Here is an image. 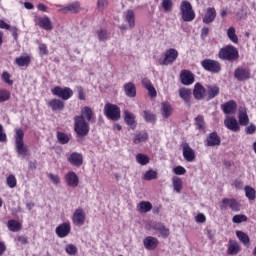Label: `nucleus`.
<instances>
[{
    "label": "nucleus",
    "mask_w": 256,
    "mask_h": 256,
    "mask_svg": "<svg viewBox=\"0 0 256 256\" xmlns=\"http://www.w3.org/2000/svg\"><path fill=\"white\" fill-rule=\"evenodd\" d=\"M95 123L93 110L89 106H85L81 110V115L74 117V131L77 137H85L89 135V123Z\"/></svg>",
    "instance_id": "obj_1"
},
{
    "label": "nucleus",
    "mask_w": 256,
    "mask_h": 256,
    "mask_svg": "<svg viewBox=\"0 0 256 256\" xmlns=\"http://www.w3.org/2000/svg\"><path fill=\"white\" fill-rule=\"evenodd\" d=\"M25 137V132L21 128L15 129V150L18 155V157H21L22 159H25L27 155H29V147L25 145V141L23 140Z\"/></svg>",
    "instance_id": "obj_2"
},
{
    "label": "nucleus",
    "mask_w": 256,
    "mask_h": 256,
    "mask_svg": "<svg viewBox=\"0 0 256 256\" xmlns=\"http://www.w3.org/2000/svg\"><path fill=\"white\" fill-rule=\"evenodd\" d=\"M218 57L223 61L233 63V61H237V59H239V50H237L233 45H227L220 49Z\"/></svg>",
    "instance_id": "obj_3"
},
{
    "label": "nucleus",
    "mask_w": 256,
    "mask_h": 256,
    "mask_svg": "<svg viewBox=\"0 0 256 256\" xmlns=\"http://www.w3.org/2000/svg\"><path fill=\"white\" fill-rule=\"evenodd\" d=\"M180 11L182 15L183 21L186 23H191L195 19V11L193 10V6L187 0H184L180 4Z\"/></svg>",
    "instance_id": "obj_4"
},
{
    "label": "nucleus",
    "mask_w": 256,
    "mask_h": 256,
    "mask_svg": "<svg viewBox=\"0 0 256 256\" xmlns=\"http://www.w3.org/2000/svg\"><path fill=\"white\" fill-rule=\"evenodd\" d=\"M104 114L112 121H119L121 119V109L115 104L107 103L104 106Z\"/></svg>",
    "instance_id": "obj_5"
},
{
    "label": "nucleus",
    "mask_w": 256,
    "mask_h": 256,
    "mask_svg": "<svg viewBox=\"0 0 256 256\" xmlns=\"http://www.w3.org/2000/svg\"><path fill=\"white\" fill-rule=\"evenodd\" d=\"M177 57H179V52L174 48H170L165 52L164 59L158 60V65H173L177 61Z\"/></svg>",
    "instance_id": "obj_6"
},
{
    "label": "nucleus",
    "mask_w": 256,
    "mask_h": 256,
    "mask_svg": "<svg viewBox=\"0 0 256 256\" xmlns=\"http://www.w3.org/2000/svg\"><path fill=\"white\" fill-rule=\"evenodd\" d=\"M201 66L209 73H221V63L219 61L206 58L201 61Z\"/></svg>",
    "instance_id": "obj_7"
},
{
    "label": "nucleus",
    "mask_w": 256,
    "mask_h": 256,
    "mask_svg": "<svg viewBox=\"0 0 256 256\" xmlns=\"http://www.w3.org/2000/svg\"><path fill=\"white\" fill-rule=\"evenodd\" d=\"M52 93L56 96L62 99L63 101H68V99H71L73 97V91L69 87H60L56 86L54 89H52Z\"/></svg>",
    "instance_id": "obj_8"
},
{
    "label": "nucleus",
    "mask_w": 256,
    "mask_h": 256,
    "mask_svg": "<svg viewBox=\"0 0 256 256\" xmlns=\"http://www.w3.org/2000/svg\"><path fill=\"white\" fill-rule=\"evenodd\" d=\"M234 77L237 81H249L251 79V70L239 66L234 71Z\"/></svg>",
    "instance_id": "obj_9"
},
{
    "label": "nucleus",
    "mask_w": 256,
    "mask_h": 256,
    "mask_svg": "<svg viewBox=\"0 0 256 256\" xmlns=\"http://www.w3.org/2000/svg\"><path fill=\"white\" fill-rule=\"evenodd\" d=\"M55 233L60 239H65L69 233H71V224L69 222H64L56 227Z\"/></svg>",
    "instance_id": "obj_10"
},
{
    "label": "nucleus",
    "mask_w": 256,
    "mask_h": 256,
    "mask_svg": "<svg viewBox=\"0 0 256 256\" xmlns=\"http://www.w3.org/2000/svg\"><path fill=\"white\" fill-rule=\"evenodd\" d=\"M182 150L185 161L193 163V161H195V150H193V148H191L187 143L182 145Z\"/></svg>",
    "instance_id": "obj_11"
},
{
    "label": "nucleus",
    "mask_w": 256,
    "mask_h": 256,
    "mask_svg": "<svg viewBox=\"0 0 256 256\" xmlns=\"http://www.w3.org/2000/svg\"><path fill=\"white\" fill-rule=\"evenodd\" d=\"M224 125L229 129L230 131H233L234 133H237L241 131V126H239V122H237V118L235 117H228L224 120Z\"/></svg>",
    "instance_id": "obj_12"
},
{
    "label": "nucleus",
    "mask_w": 256,
    "mask_h": 256,
    "mask_svg": "<svg viewBox=\"0 0 256 256\" xmlns=\"http://www.w3.org/2000/svg\"><path fill=\"white\" fill-rule=\"evenodd\" d=\"M72 221L74 225H77L78 227L85 225V211H83L81 208L76 209L73 214Z\"/></svg>",
    "instance_id": "obj_13"
},
{
    "label": "nucleus",
    "mask_w": 256,
    "mask_h": 256,
    "mask_svg": "<svg viewBox=\"0 0 256 256\" xmlns=\"http://www.w3.org/2000/svg\"><path fill=\"white\" fill-rule=\"evenodd\" d=\"M182 85H193L195 76L189 70H183L180 75Z\"/></svg>",
    "instance_id": "obj_14"
},
{
    "label": "nucleus",
    "mask_w": 256,
    "mask_h": 256,
    "mask_svg": "<svg viewBox=\"0 0 256 256\" xmlns=\"http://www.w3.org/2000/svg\"><path fill=\"white\" fill-rule=\"evenodd\" d=\"M221 145V137L217 132H211L206 139V147H217Z\"/></svg>",
    "instance_id": "obj_15"
},
{
    "label": "nucleus",
    "mask_w": 256,
    "mask_h": 256,
    "mask_svg": "<svg viewBox=\"0 0 256 256\" xmlns=\"http://www.w3.org/2000/svg\"><path fill=\"white\" fill-rule=\"evenodd\" d=\"M68 161L74 167H81V165H83V154L78 152H73L68 157Z\"/></svg>",
    "instance_id": "obj_16"
},
{
    "label": "nucleus",
    "mask_w": 256,
    "mask_h": 256,
    "mask_svg": "<svg viewBox=\"0 0 256 256\" xmlns=\"http://www.w3.org/2000/svg\"><path fill=\"white\" fill-rule=\"evenodd\" d=\"M143 244L145 249H147L148 251H153L154 249H157V245H159V240H157V238L153 236H147L143 240Z\"/></svg>",
    "instance_id": "obj_17"
},
{
    "label": "nucleus",
    "mask_w": 256,
    "mask_h": 256,
    "mask_svg": "<svg viewBox=\"0 0 256 256\" xmlns=\"http://www.w3.org/2000/svg\"><path fill=\"white\" fill-rule=\"evenodd\" d=\"M123 19L128 23L129 29H133L135 27V12L131 9H128L123 13Z\"/></svg>",
    "instance_id": "obj_18"
},
{
    "label": "nucleus",
    "mask_w": 256,
    "mask_h": 256,
    "mask_svg": "<svg viewBox=\"0 0 256 256\" xmlns=\"http://www.w3.org/2000/svg\"><path fill=\"white\" fill-rule=\"evenodd\" d=\"M215 17H217V10H215V8H207L202 21L206 25H209V23H213L215 21Z\"/></svg>",
    "instance_id": "obj_19"
},
{
    "label": "nucleus",
    "mask_w": 256,
    "mask_h": 256,
    "mask_svg": "<svg viewBox=\"0 0 256 256\" xmlns=\"http://www.w3.org/2000/svg\"><path fill=\"white\" fill-rule=\"evenodd\" d=\"M221 109L225 115H231V113H235V109H237V102L230 100L222 104Z\"/></svg>",
    "instance_id": "obj_20"
},
{
    "label": "nucleus",
    "mask_w": 256,
    "mask_h": 256,
    "mask_svg": "<svg viewBox=\"0 0 256 256\" xmlns=\"http://www.w3.org/2000/svg\"><path fill=\"white\" fill-rule=\"evenodd\" d=\"M61 13H79L81 11V4L78 1L73 2L59 10Z\"/></svg>",
    "instance_id": "obj_21"
},
{
    "label": "nucleus",
    "mask_w": 256,
    "mask_h": 256,
    "mask_svg": "<svg viewBox=\"0 0 256 256\" xmlns=\"http://www.w3.org/2000/svg\"><path fill=\"white\" fill-rule=\"evenodd\" d=\"M178 93L180 99L184 100V103H186V105H191V95L193 94V92H191V89L180 88Z\"/></svg>",
    "instance_id": "obj_22"
},
{
    "label": "nucleus",
    "mask_w": 256,
    "mask_h": 256,
    "mask_svg": "<svg viewBox=\"0 0 256 256\" xmlns=\"http://www.w3.org/2000/svg\"><path fill=\"white\" fill-rule=\"evenodd\" d=\"M65 179L69 187L75 188L77 187V185H79V176H77L75 172H69L68 174H66Z\"/></svg>",
    "instance_id": "obj_23"
},
{
    "label": "nucleus",
    "mask_w": 256,
    "mask_h": 256,
    "mask_svg": "<svg viewBox=\"0 0 256 256\" xmlns=\"http://www.w3.org/2000/svg\"><path fill=\"white\" fill-rule=\"evenodd\" d=\"M239 251H241V246L239 245V242H237L236 240H229L227 255H237Z\"/></svg>",
    "instance_id": "obj_24"
},
{
    "label": "nucleus",
    "mask_w": 256,
    "mask_h": 256,
    "mask_svg": "<svg viewBox=\"0 0 256 256\" xmlns=\"http://www.w3.org/2000/svg\"><path fill=\"white\" fill-rule=\"evenodd\" d=\"M205 93H207L205 87H203L201 83H196L193 90V95L195 99H197L198 101L203 99V97H205Z\"/></svg>",
    "instance_id": "obj_25"
},
{
    "label": "nucleus",
    "mask_w": 256,
    "mask_h": 256,
    "mask_svg": "<svg viewBox=\"0 0 256 256\" xmlns=\"http://www.w3.org/2000/svg\"><path fill=\"white\" fill-rule=\"evenodd\" d=\"M207 90V101H211V99H215V97H217V95H219L220 89L219 86L217 85H208L206 86Z\"/></svg>",
    "instance_id": "obj_26"
},
{
    "label": "nucleus",
    "mask_w": 256,
    "mask_h": 256,
    "mask_svg": "<svg viewBox=\"0 0 256 256\" xmlns=\"http://www.w3.org/2000/svg\"><path fill=\"white\" fill-rule=\"evenodd\" d=\"M52 111H63L65 109V103L61 99H52L48 102Z\"/></svg>",
    "instance_id": "obj_27"
},
{
    "label": "nucleus",
    "mask_w": 256,
    "mask_h": 256,
    "mask_svg": "<svg viewBox=\"0 0 256 256\" xmlns=\"http://www.w3.org/2000/svg\"><path fill=\"white\" fill-rule=\"evenodd\" d=\"M238 124L242 127H247L249 125V115H247V110L241 109L238 114Z\"/></svg>",
    "instance_id": "obj_28"
},
{
    "label": "nucleus",
    "mask_w": 256,
    "mask_h": 256,
    "mask_svg": "<svg viewBox=\"0 0 256 256\" xmlns=\"http://www.w3.org/2000/svg\"><path fill=\"white\" fill-rule=\"evenodd\" d=\"M161 114L164 119H169V117H171L173 114V107L169 102L162 103Z\"/></svg>",
    "instance_id": "obj_29"
},
{
    "label": "nucleus",
    "mask_w": 256,
    "mask_h": 256,
    "mask_svg": "<svg viewBox=\"0 0 256 256\" xmlns=\"http://www.w3.org/2000/svg\"><path fill=\"white\" fill-rule=\"evenodd\" d=\"M124 92L127 97L137 96V89L135 88V84H133V82H128L124 85Z\"/></svg>",
    "instance_id": "obj_30"
},
{
    "label": "nucleus",
    "mask_w": 256,
    "mask_h": 256,
    "mask_svg": "<svg viewBox=\"0 0 256 256\" xmlns=\"http://www.w3.org/2000/svg\"><path fill=\"white\" fill-rule=\"evenodd\" d=\"M149 139V134L146 131H141L137 134H135L133 143L135 145H139V143H146Z\"/></svg>",
    "instance_id": "obj_31"
},
{
    "label": "nucleus",
    "mask_w": 256,
    "mask_h": 256,
    "mask_svg": "<svg viewBox=\"0 0 256 256\" xmlns=\"http://www.w3.org/2000/svg\"><path fill=\"white\" fill-rule=\"evenodd\" d=\"M151 209H153V204H151V202L148 201H141L137 205V211H139V213H149Z\"/></svg>",
    "instance_id": "obj_32"
},
{
    "label": "nucleus",
    "mask_w": 256,
    "mask_h": 256,
    "mask_svg": "<svg viewBox=\"0 0 256 256\" xmlns=\"http://www.w3.org/2000/svg\"><path fill=\"white\" fill-rule=\"evenodd\" d=\"M124 121L129 127H132V129H135V114L129 112V111H124Z\"/></svg>",
    "instance_id": "obj_33"
},
{
    "label": "nucleus",
    "mask_w": 256,
    "mask_h": 256,
    "mask_svg": "<svg viewBox=\"0 0 256 256\" xmlns=\"http://www.w3.org/2000/svg\"><path fill=\"white\" fill-rule=\"evenodd\" d=\"M38 25L42 29H45V31H51L53 29V25L51 24V19H49V17L40 18Z\"/></svg>",
    "instance_id": "obj_34"
},
{
    "label": "nucleus",
    "mask_w": 256,
    "mask_h": 256,
    "mask_svg": "<svg viewBox=\"0 0 256 256\" xmlns=\"http://www.w3.org/2000/svg\"><path fill=\"white\" fill-rule=\"evenodd\" d=\"M159 9H163L164 13H171L173 11V0H162Z\"/></svg>",
    "instance_id": "obj_35"
},
{
    "label": "nucleus",
    "mask_w": 256,
    "mask_h": 256,
    "mask_svg": "<svg viewBox=\"0 0 256 256\" xmlns=\"http://www.w3.org/2000/svg\"><path fill=\"white\" fill-rule=\"evenodd\" d=\"M172 185L176 193H181V189H183V181L181 180V178L174 176L172 178Z\"/></svg>",
    "instance_id": "obj_36"
},
{
    "label": "nucleus",
    "mask_w": 256,
    "mask_h": 256,
    "mask_svg": "<svg viewBox=\"0 0 256 256\" xmlns=\"http://www.w3.org/2000/svg\"><path fill=\"white\" fill-rule=\"evenodd\" d=\"M15 63H16V65H18V67H27V65H29V63H31V57L20 56V57L16 58Z\"/></svg>",
    "instance_id": "obj_37"
},
{
    "label": "nucleus",
    "mask_w": 256,
    "mask_h": 256,
    "mask_svg": "<svg viewBox=\"0 0 256 256\" xmlns=\"http://www.w3.org/2000/svg\"><path fill=\"white\" fill-rule=\"evenodd\" d=\"M153 229H155V231H159L162 237H169V230L167 229V227H165V225L161 223H156L154 224Z\"/></svg>",
    "instance_id": "obj_38"
},
{
    "label": "nucleus",
    "mask_w": 256,
    "mask_h": 256,
    "mask_svg": "<svg viewBox=\"0 0 256 256\" xmlns=\"http://www.w3.org/2000/svg\"><path fill=\"white\" fill-rule=\"evenodd\" d=\"M245 191V195L247 197V199H249V201H255L256 198V191L254 190L253 187L251 186H246L244 188Z\"/></svg>",
    "instance_id": "obj_39"
},
{
    "label": "nucleus",
    "mask_w": 256,
    "mask_h": 256,
    "mask_svg": "<svg viewBox=\"0 0 256 256\" xmlns=\"http://www.w3.org/2000/svg\"><path fill=\"white\" fill-rule=\"evenodd\" d=\"M227 37L230 39L232 43H239V38L237 37V34L235 33V27H230L227 30Z\"/></svg>",
    "instance_id": "obj_40"
},
{
    "label": "nucleus",
    "mask_w": 256,
    "mask_h": 256,
    "mask_svg": "<svg viewBox=\"0 0 256 256\" xmlns=\"http://www.w3.org/2000/svg\"><path fill=\"white\" fill-rule=\"evenodd\" d=\"M8 229L13 233H17V231H21V224L15 220L8 221Z\"/></svg>",
    "instance_id": "obj_41"
},
{
    "label": "nucleus",
    "mask_w": 256,
    "mask_h": 256,
    "mask_svg": "<svg viewBox=\"0 0 256 256\" xmlns=\"http://www.w3.org/2000/svg\"><path fill=\"white\" fill-rule=\"evenodd\" d=\"M195 125H196V129H199V131H204L205 130V118L201 115H198L195 118Z\"/></svg>",
    "instance_id": "obj_42"
},
{
    "label": "nucleus",
    "mask_w": 256,
    "mask_h": 256,
    "mask_svg": "<svg viewBox=\"0 0 256 256\" xmlns=\"http://www.w3.org/2000/svg\"><path fill=\"white\" fill-rule=\"evenodd\" d=\"M236 237H238L239 241H241V243H243L244 245H248L250 241L249 236L243 231H237Z\"/></svg>",
    "instance_id": "obj_43"
},
{
    "label": "nucleus",
    "mask_w": 256,
    "mask_h": 256,
    "mask_svg": "<svg viewBox=\"0 0 256 256\" xmlns=\"http://www.w3.org/2000/svg\"><path fill=\"white\" fill-rule=\"evenodd\" d=\"M11 99V92L6 89H0V103H5V101H9Z\"/></svg>",
    "instance_id": "obj_44"
},
{
    "label": "nucleus",
    "mask_w": 256,
    "mask_h": 256,
    "mask_svg": "<svg viewBox=\"0 0 256 256\" xmlns=\"http://www.w3.org/2000/svg\"><path fill=\"white\" fill-rule=\"evenodd\" d=\"M97 37L99 39V41H107L109 40V32H107V30L101 28L97 31Z\"/></svg>",
    "instance_id": "obj_45"
},
{
    "label": "nucleus",
    "mask_w": 256,
    "mask_h": 256,
    "mask_svg": "<svg viewBox=\"0 0 256 256\" xmlns=\"http://www.w3.org/2000/svg\"><path fill=\"white\" fill-rule=\"evenodd\" d=\"M143 117L147 123H155V121H157V117H155V114L147 110L143 112Z\"/></svg>",
    "instance_id": "obj_46"
},
{
    "label": "nucleus",
    "mask_w": 256,
    "mask_h": 256,
    "mask_svg": "<svg viewBox=\"0 0 256 256\" xmlns=\"http://www.w3.org/2000/svg\"><path fill=\"white\" fill-rule=\"evenodd\" d=\"M136 161L139 163V165H148L149 157L145 154H137Z\"/></svg>",
    "instance_id": "obj_47"
},
{
    "label": "nucleus",
    "mask_w": 256,
    "mask_h": 256,
    "mask_svg": "<svg viewBox=\"0 0 256 256\" xmlns=\"http://www.w3.org/2000/svg\"><path fill=\"white\" fill-rule=\"evenodd\" d=\"M57 139L61 145H67V143H69V136L63 132L57 133Z\"/></svg>",
    "instance_id": "obj_48"
},
{
    "label": "nucleus",
    "mask_w": 256,
    "mask_h": 256,
    "mask_svg": "<svg viewBox=\"0 0 256 256\" xmlns=\"http://www.w3.org/2000/svg\"><path fill=\"white\" fill-rule=\"evenodd\" d=\"M145 181H153V179H157V171L155 170H148L144 174Z\"/></svg>",
    "instance_id": "obj_49"
},
{
    "label": "nucleus",
    "mask_w": 256,
    "mask_h": 256,
    "mask_svg": "<svg viewBox=\"0 0 256 256\" xmlns=\"http://www.w3.org/2000/svg\"><path fill=\"white\" fill-rule=\"evenodd\" d=\"M7 185L10 189H15L17 187V178L13 174L7 177Z\"/></svg>",
    "instance_id": "obj_50"
},
{
    "label": "nucleus",
    "mask_w": 256,
    "mask_h": 256,
    "mask_svg": "<svg viewBox=\"0 0 256 256\" xmlns=\"http://www.w3.org/2000/svg\"><path fill=\"white\" fill-rule=\"evenodd\" d=\"M65 251L68 255L75 256L77 255V246L73 244H68L65 247Z\"/></svg>",
    "instance_id": "obj_51"
},
{
    "label": "nucleus",
    "mask_w": 256,
    "mask_h": 256,
    "mask_svg": "<svg viewBox=\"0 0 256 256\" xmlns=\"http://www.w3.org/2000/svg\"><path fill=\"white\" fill-rule=\"evenodd\" d=\"M233 223H245L247 216L245 214L234 215L232 218Z\"/></svg>",
    "instance_id": "obj_52"
},
{
    "label": "nucleus",
    "mask_w": 256,
    "mask_h": 256,
    "mask_svg": "<svg viewBox=\"0 0 256 256\" xmlns=\"http://www.w3.org/2000/svg\"><path fill=\"white\" fill-rule=\"evenodd\" d=\"M230 209H232V211H241V204L234 198H231Z\"/></svg>",
    "instance_id": "obj_53"
},
{
    "label": "nucleus",
    "mask_w": 256,
    "mask_h": 256,
    "mask_svg": "<svg viewBox=\"0 0 256 256\" xmlns=\"http://www.w3.org/2000/svg\"><path fill=\"white\" fill-rule=\"evenodd\" d=\"M229 207H231V199L223 198L222 199V204L220 205V209L222 211H226V209H228Z\"/></svg>",
    "instance_id": "obj_54"
},
{
    "label": "nucleus",
    "mask_w": 256,
    "mask_h": 256,
    "mask_svg": "<svg viewBox=\"0 0 256 256\" xmlns=\"http://www.w3.org/2000/svg\"><path fill=\"white\" fill-rule=\"evenodd\" d=\"M2 79L7 85H13V80H11V74H9V72H3Z\"/></svg>",
    "instance_id": "obj_55"
},
{
    "label": "nucleus",
    "mask_w": 256,
    "mask_h": 256,
    "mask_svg": "<svg viewBox=\"0 0 256 256\" xmlns=\"http://www.w3.org/2000/svg\"><path fill=\"white\" fill-rule=\"evenodd\" d=\"M173 172L175 173V175H185V173H187V170H185V167L183 166H176L173 169Z\"/></svg>",
    "instance_id": "obj_56"
},
{
    "label": "nucleus",
    "mask_w": 256,
    "mask_h": 256,
    "mask_svg": "<svg viewBox=\"0 0 256 256\" xmlns=\"http://www.w3.org/2000/svg\"><path fill=\"white\" fill-rule=\"evenodd\" d=\"M255 132H256L255 124H250L245 128L246 135H254Z\"/></svg>",
    "instance_id": "obj_57"
},
{
    "label": "nucleus",
    "mask_w": 256,
    "mask_h": 256,
    "mask_svg": "<svg viewBox=\"0 0 256 256\" xmlns=\"http://www.w3.org/2000/svg\"><path fill=\"white\" fill-rule=\"evenodd\" d=\"M77 93H78V99H80V101H85V91L83 90V87L81 86H77Z\"/></svg>",
    "instance_id": "obj_58"
},
{
    "label": "nucleus",
    "mask_w": 256,
    "mask_h": 256,
    "mask_svg": "<svg viewBox=\"0 0 256 256\" xmlns=\"http://www.w3.org/2000/svg\"><path fill=\"white\" fill-rule=\"evenodd\" d=\"M49 179L52 180V182L54 183V185H59V183H61V180L59 179V176L55 175V174H48Z\"/></svg>",
    "instance_id": "obj_59"
},
{
    "label": "nucleus",
    "mask_w": 256,
    "mask_h": 256,
    "mask_svg": "<svg viewBox=\"0 0 256 256\" xmlns=\"http://www.w3.org/2000/svg\"><path fill=\"white\" fill-rule=\"evenodd\" d=\"M40 55H49V50L46 44H40L39 46Z\"/></svg>",
    "instance_id": "obj_60"
},
{
    "label": "nucleus",
    "mask_w": 256,
    "mask_h": 256,
    "mask_svg": "<svg viewBox=\"0 0 256 256\" xmlns=\"http://www.w3.org/2000/svg\"><path fill=\"white\" fill-rule=\"evenodd\" d=\"M7 141V134L3 132V125L0 124V143H5Z\"/></svg>",
    "instance_id": "obj_61"
},
{
    "label": "nucleus",
    "mask_w": 256,
    "mask_h": 256,
    "mask_svg": "<svg viewBox=\"0 0 256 256\" xmlns=\"http://www.w3.org/2000/svg\"><path fill=\"white\" fill-rule=\"evenodd\" d=\"M205 221H207V218L205 217V214L199 213L196 216V223H205Z\"/></svg>",
    "instance_id": "obj_62"
},
{
    "label": "nucleus",
    "mask_w": 256,
    "mask_h": 256,
    "mask_svg": "<svg viewBox=\"0 0 256 256\" xmlns=\"http://www.w3.org/2000/svg\"><path fill=\"white\" fill-rule=\"evenodd\" d=\"M147 91L150 97H157V90H155V87L150 86L149 88H147Z\"/></svg>",
    "instance_id": "obj_63"
},
{
    "label": "nucleus",
    "mask_w": 256,
    "mask_h": 256,
    "mask_svg": "<svg viewBox=\"0 0 256 256\" xmlns=\"http://www.w3.org/2000/svg\"><path fill=\"white\" fill-rule=\"evenodd\" d=\"M208 35H209V29L207 27H203L201 30V38L207 39Z\"/></svg>",
    "instance_id": "obj_64"
}]
</instances>
